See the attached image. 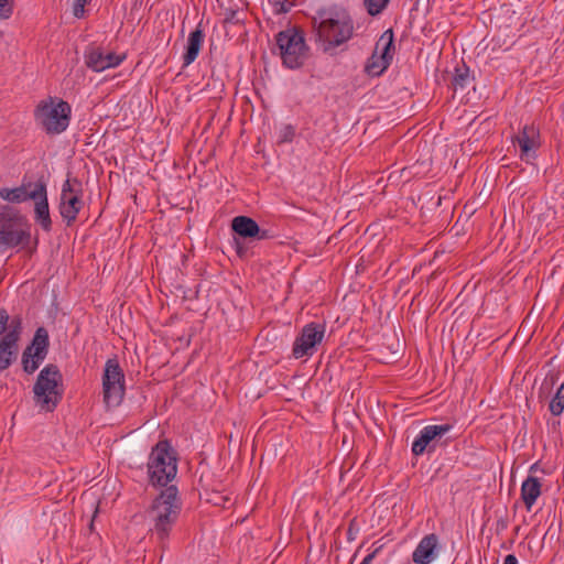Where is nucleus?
Returning <instances> with one entry per match:
<instances>
[{
	"label": "nucleus",
	"mask_w": 564,
	"mask_h": 564,
	"mask_svg": "<svg viewBox=\"0 0 564 564\" xmlns=\"http://www.w3.org/2000/svg\"><path fill=\"white\" fill-rule=\"evenodd\" d=\"M315 40L324 45V51L348 41L354 31L352 21L346 11L337 8H321L312 19Z\"/></svg>",
	"instance_id": "f257e3e1"
},
{
	"label": "nucleus",
	"mask_w": 564,
	"mask_h": 564,
	"mask_svg": "<svg viewBox=\"0 0 564 564\" xmlns=\"http://www.w3.org/2000/svg\"><path fill=\"white\" fill-rule=\"evenodd\" d=\"M182 510V501L176 486L166 487L153 500L148 510L151 531L159 541L164 542L175 525Z\"/></svg>",
	"instance_id": "f03ea898"
},
{
	"label": "nucleus",
	"mask_w": 564,
	"mask_h": 564,
	"mask_svg": "<svg viewBox=\"0 0 564 564\" xmlns=\"http://www.w3.org/2000/svg\"><path fill=\"white\" fill-rule=\"evenodd\" d=\"M33 117L35 123L47 134H61L69 126L72 107L61 98L48 96L35 106Z\"/></svg>",
	"instance_id": "7ed1b4c3"
},
{
	"label": "nucleus",
	"mask_w": 564,
	"mask_h": 564,
	"mask_svg": "<svg viewBox=\"0 0 564 564\" xmlns=\"http://www.w3.org/2000/svg\"><path fill=\"white\" fill-rule=\"evenodd\" d=\"M34 402L43 411L52 412L63 398V377L56 365H46L33 387Z\"/></svg>",
	"instance_id": "20e7f679"
},
{
	"label": "nucleus",
	"mask_w": 564,
	"mask_h": 564,
	"mask_svg": "<svg viewBox=\"0 0 564 564\" xmlns=\"http://www.w3.org/2000/svg\"><path fill=\"white\" fill-rule=\"evenodd\" d=\"M177 474V458L167 441H160L148 459L149 480L153 486L169 487Z\"/></svg>",
	"instance_id": "39448f33"
},
{
	"label": "nucleus",
	"mask_w": 564,
	"mask_h": 564,
	"mask_svg": "<svg viewBox=\"0 0 564 564\" xmlns=\"http://www.w3.org/2000/svg\"><path fill=\"white\" fill-rule=\"evenodd\" d=\"M31 239L29 225L12 207L0 208V253L15 247H26Z\"/></svg>",
	"instance_id": "423d86ee"
},
{
	"label": "nucleus",
	"mask_w": 564,
	"mask_h": 564,
	"mask_svg": "<svg viewBox=\"0 0 564 564\" xmlns=\"http://www.w3.org/2000/svg\"><path fill=\"white\" fill-rule=\"evenodd\" d=\"M276 45L282 63L290 69H296L304 65L308 57V46L302 31L289 28L276 34Z\"/></svg>",
	"instance_id": "0eeeda50"
},
{
	"label": "nucleus",
	"mask_w": 564,
	"mask_h": 564,
	"mask_svg": "<svg viewBox=\"0 0 564 564\" xmlns=\"http://www.w3.org/2000/svg\"><path fill=\"white\" fill-rule=\"evenodd\" d=\"M84 187L77 177H68L62 185L58 213L67 227H70L84 208Z\"/></svg>",
	"instance_id": "6e6552de"
},
{
	"label": "nucleus",
	"mask_w": 564,
	"mask_h": 564,
	"mask_svg": "<svg viewBox=\"0 0 564 564\" xmlns=\"http://www.w3.org/2000/svg\"><path fill=\"white\" fill-rule=\"evenodd\" d=\"M124 373L116 358L106 361L102 373V399L108 409L117 408L124 398Z\"/></svg>",
	"instance_id": "1a4fd4ad"
},
{
	"label": "nucleus",
	"mask_w": 564,
	"mask_h": 564,
	"mask_svg": "<svg viewBox=\"0 0 564 564\" xmlns=\"http://www.w3.org/2000/svg\"><path fill=\"white\" fill-rule=\"evenodd\" d=\"M325 333V323L311 322L304 325L293 343V357L295 359L312 357L316 352L317 346L324 340Z\"/></svg>",
	"instance_id": "9d476101"
},
{
	"label": "nucleus",
	"mask_w": 564,
	"mask_h": 564,
	"mask_svg": "<svg viewBox=\"0 0 564 564\" xmlns=\"http://www.w3.org/2000/svg\"><path fill=\"white\" fill-rule=\"evenodd\" d=\"M393 53V32L389 29L382 33L376 43L375 51L366 64V73L370 76H380L389 67Z\"/></svg>",
	"instance_id": "9b49d317"
},
{
	"label": "nucleus",
	"mask_w": 564,
	"mask_h": 564,
	"mask_svg": "<svg viewBox=\"0 0 564 564\" xmlns=\"http://www.w3.org/2000/svg\"><path fill=\"white\" fill-rule=\"evenodd\" d=\"M48 346L50 338L47 330L44 327H39L35 330L31 344L22 354L21 364L26 373L32 375L39 369L40 365L47 356Z\"/></svg>",
	"instance_id": "f8f14e48"
},
{
	"label": "nucleus",
	"mask_w": 564,
	"mask_h": 564,
	"mask_svg": "<svg viewBox=\"0 0 564 564\" xmlns=\"http://www.w3.org/2000/svg\"><path fill=\"white\" fill-rule=\"evenodd\" d=\"M21 334V319H11L9 330L0 338V371L9 369L17 360Z\"/></svg>",
	"instance_id": "ddd939ff"
},
{
	"label": "nucleus",
	"mask_w": 564,
	"mask_h": 564,
	"mask_svg": "<svg viewBox=\"0 0 564 564\" xmlns=\"http://www.w3.org/2000/svg\"><path fill=\"white\" fill-rule=\"evenodd\" d=\"M85 64L96 73L119 66L124 59V54L113 52L105 53L99 46H89L84 54Z\"/></svg>",
	"instance_id": "4468645a"
},
{
	"label": "nucleus",
	"mask_w": 564,
	"mask_h": 564,
	"mask_svg": "<svg viewBox=\"0 0 564 564\" xmlns=\"http://www.w3.org/2000/svg\"><path fill=\"white\" fill-rule=\"evenodd\" d=\"M452 429L453 424L448 423L424 426L412 443V453L415 456H420L426 449L434 448L435 444Z\"/></svg>",
	"instance_id": "2eb2a0df"
},
{
	"label": "nucleus",
	"mask_w": 564,
	"mask_h": 564,
	"mask_svg": "<svg viewBox=\"0 0 564 564\" xmlns=\"http://www.w3.org/2000/svg\"><path fill=\"white\" fill-rule=\"evenodd\" d=\"M45 185L43 180H37L36 182L26 181L25 178L22 181L21 185L14 188L1 187L0 188V197L3 200L13 204H21L30 199L36 198V196L41 195V189Z\"/></svg>",
	"instance_id": "dca6fc26"
},
{
	"label": "nucleus",
	"mask_w": 564,
	"mask_h": 564,
	"mask_svg": "<svg viewBox=\"0 0 564 564\" xmlns=\"http://www.w3.org/2000/svg\"><path fill=\"white\" fill-rule=\"evenodd\" d=\"M513 143L520 148V158L530 163L535 159L536 150L540 147V131L534 126H524L523 129L513 138Z\"/></svg>",
	"instance_id": "f3484780"
},
{
	"label": "nucleus",
	"mask_w": 564,
	"mask_h": 564,
	"mask_svg": "<svg viewBox=\"0 0 564 564\" xmlns=\"http://www.w3.org/2000/svg\"><path fill=\"white\" fill-rule=\"evenodd\" d=\"M438 539L435 534L425 535L412 553L415 564H430L437 555Z\"/></svg>",
	"instance_id": "a211bd4d"
},
{
	"label": "nucleus",
	"mask_w": 564,
	"mask_h": 564,
	"mask_svg": "<svg viewBox=\"0 0 564 564\" xmlns=\"http://www.w3.org/2000/svg\"><path fill=\"white\" fill-rule=\"evenodd\" d=\"M40 192L41 195L33 199L34 220L45 232H50L52 230L53 223L50 214L46 184Z\"/></svg>",
	"instance_id": "6ab92c4d"
},
{
	"label": "nucleus",
	"mask_w": 564,
	"mask_h": 564,
	"mask_svg": "<svg viewBox=\"0 0 564 564\" xmlns=\"http://www.w3.org/2000/svg\"><path fill=\"white\" fill-rule=\"evenodd\" d=\"M232 230L243 237V238H253L259 236V239H263L267 237L265 231L260 235V227L256 220L248 216H237L231 221Z\"/></svg>",
	"instance_id": "aec40b11"
},
{
	"label": "nucleus",
	"mask_w": 564,
	"mask_h": 564,
	"mask_svg": "<svg viewBox=\"0 0 564 564\" xmlns=\"http://www.w3.org/2000/svg\"><path fill=\"white\" fill-rule=\"evenodd\" d=\"M205 34L200 26V24L197 25V28L189 33L187 39V46L186 52L183 55V65L188 66L197 58L203 43H204Z\"/></svg>",
	"instance_id": "412c9836"
},
{
	"label": "nucleus",
	"mask_w": 564,
	"mask_h": 564,
	"mask_svg": "<svg viewBox=\"0 0 564 564\" xmlns=\"http://www.w3.org/2000/svg\"><path fill=\"white\" fill-rule=\"evenodd\" d=\"M541 495V482L539 478L529 476L521 485V499L528 511L532 509Z\"/></svg>",
	"instance_id": "4be33fe9"
},
{
	"label": "nucleus",
	"mask_w": 564,
	"mask_h": 564,
	"mask_svg": "<svg viewBox=\"0 0 564 564\" xmlns=\"http://www.w3.org/2000/svg\"><path fill=\"white\" fill-rule=\"evenodd\" d=\"M550 412L560 416L564 411V390L558 387L555 395L552 398L549 404Z\"/></svg>",
	"instance_id": "5701e85b"
},
{
	"label": "nucleus",
	"mask_w": 564,
	"mask_h": 564,
	"mask_svg": "<svg viewBox=\"0 0 564 564\" xmlns=\"http://www.w3.org/2000/svg\"><path fill=\"white\" fill-rule=\"evenodd\" d=\"M299 0H269L274 14L280 15L291 11Z\"/></svg>",
	"instance_id": "b1692460"
},
{
	"label": "nucleus",
	"mask_w": 564,
	"mask_h": 564,
	"mask_svg": "<svg viewBox=\"0 0 564 564\" xmlns=\"http://www.w3.org/2000/svg\"><path fill=\"white\" fill-rule=\"evenodd\" d=\"M295 137V128L292 124H283L278 132L279 143H290Z\"/></svg>",
	"instance_id": "393cba45"
},
{
	"label": "nucleus",
	"mask_w": 564,
	"mask_h": 564,
	"mask_svg": "<svg viewBox=\"0 0 564 564\" xmlns=\"http://www.w3.org/2000/svg\"><path fill=\"white\" fill-rule=\"evenodd\" d=\"M389 0H365V7L370 15H377L388 6Z\"/></svg>",
	"instance_id": "a878e982"
},
{
	"label": "nucleus",
	"mask_w": 564,
	"mask_h": 564,
	"mask_svg": "<svg viewBox=\"0 0 564 564\" xmlns=\"http://www.w3.org/2000/svg\"><path fill=\"white\" fill-rule=\"evenodd\" d=\"M14 0H0V20L9 19L13 13Z\"/></svg>",
	"instance_id": "bb28decb"
},
{
	"label": "nucleus",
	"mask_w": 564,
	"mask_h": 564,
	"mask_svg": "<svg viewBox=\"0 0 564 564\" xmlns=\"http://www.w3.org/2000/svg\"><path fill=\"white\" fill-rule=\"evenodd\" d=\"M10 316L4 308H0V336L2 337L10 327Z\"/></svg>",
	"instance_id": "cd10ccee"
},
{
	"label": "nucleus",
	"mask_w": 564,
	"mask_h": 564,
	"mask_svg": "<svg viewBox=\"0 0 564 564\" xmlns=\"http://www.w3.org/2000/svg\"><path fill=\"white\" fill-rule=\"evenodd\" d=\"M377 543L373 544V550L364 557V560L360 562V564H372L373 560L377 557V555L379 554V552L381 551L382 549V545H376Z\"/></svg>",
	"instance_id": "c85d7f7f"
},
{
	"label": "nucleus",
	"mask_w": 564,
	"mask_h": 564,
	"mask_svg": "<svg viewBox=\"0 0 564 564\" xmlns=\"http://www.w3.org/2000/svg\"><path fill=\"white\" fill-rule=\"evenodd\" d=\"M88 1L75 0L74 1V15L76 18H83L85 13V6L88 4Z\"/></svg>",
	"instance_id": "c756f323"
},
{
	"label": "nucleus",
	"mask_w": 564,
	"mask_h": 564,
	"mask_svg": "<svg viewBox=\"0 0 564 564\" xmlns=\"http://www.w3.org/2000/svg\"><path fill=\"white\" fill-rule=\"evenodd\" d=\"M503 564H518V558L513 554H508L503 560Z\"/></svg>",
	"instance_id": "7c9ffc66"
},
{
	"label": "nucleus",
	"mask_w": 564,
	"mask_h": 564,
	"mask_svg": "<svg viewBox=\"0 0 564 564\" xmlns=\"http://www.w3.org/2000/svg\"><path fill=\"white\" fill-rule=\"evenodd\" d=\"M460 78V89L465 88L469 84L468 77H465L462 73L459 75Z\"/></svg>",
	"instance_id": "2f4dec72"
},
{
	"label": "nucleus",
	"mask_w": 564,
	"mask_h": 564,
	"mask_svg": "<svg viewBox=\"0 0 564 564\" xmlns=\"http://www.w3.org/2000/svg\"><path fill=\"white\" fill-rule=\"evenodd\" d=\"M457 82H458V66H455L452 84L455 85Z\"/></svg>",
	"instance_id": "473e14b6"
}]
</instances>
